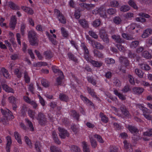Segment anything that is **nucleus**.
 Returning a JSON list of instances; mask_svg holds the SVG:
<instances>
[{
    "instance_id": "nucleus-32",
    "label": "nucleus",
    "mask_w": 152,
    "mask_h": 152,
    "mask_svg": "<svg viewBox=\"0 0 152 152\" xmlns=\"http://www.w3.org/2000/svg\"><path fill=\"white\" fill-rule=\"evenodd\" d=\"M60 99L63 101L67 102L69 100L68 97L64 94H60L59 95Z\"/></svg>"
},
{
    "instance_id": "nucleus-7",
    "label": "nucleus",
    "mask_w": 152,
    "mask_h": 152,
    "mask_svg": "<svg viewBox=\"0 0 152 152\" xmlns=\"http://www.w3.org/2000/svg\"><path fill=\"white\" fill-rule=\"evenodd\" d=\"M92 13L95 14L99 13L101 17H103L104 18H106L107 17L105 12V10L102 7H100L98 9H96L94 10L93 11Z\"/></svg>"
},
{
    "instance_id": "nucleus-28",
    "label": "nucleus",
    "mask_w": 152,
    "mask_h": 152,
    "mask_svg": "<svg viewBox=\"0 0 152 152\" xmlns=\"http://www.w3.org/2000/svg\"><path fill=\"white\" fill-rule=\"evenodd\" d=\"M25 121L27 125L28 126L30 130L31 131H34V128L32 122L28 118H26Z\"/></svg>"
},
{
    "instance_id": "nucleus-31",
    "label": "nucleus",
    "mask_w": 152,
    "mask_h": 152,
    "mask_svg": "<svg viewBox=\"0 0 152 152\" xmlns=\"http://www.w3.org/2000/svg\"><path fill=\"white\" fill-rule=\"evenodd\" d=\"M79 23L83 28H87L88 27V24L87 21L84 19H82L79 20Z\"/></svg>"
},
{
    "instance_id": "nucleus-47",
    "label": "nucleus",
    "mask_w": 152,
    "mask_h": 152,
    "mask_svg": "<svg viewBox=\"0 0 152 152\" xmlns=\"http://www.w3.org/2000/svg\"><path fill=\"white\" fill-rule=\"evenodd\" d=\"M10 118L3 117L2 118H0V122H2L3 125H6L8 124V119Z\"/></svg>"
},
{
    "instance_id": "nucleus-38",
    "label": "nucleus",
    "mask_w": 152,
    "mask_h": 152,
    "mask_svg": "<svg viewBox=\"0 0 152 152\" xmlns=\"http://www.w3.org/2000/svg\"><path fill=\"white\" fill-rule=\"evenodd\" d=\"M14 134L15 139L17 140L19 144H21L22 141L21 140V136L19 133L17 132H14Z\"/></svg>"
},
{
    "instance_id": "nucleus-49",
    "label": "nucleus",
    "mask_w": 152,
    "mask_h": 152,
    "mask_svg": "<svg viewBox=\"0 0 152 152\" xmlns=\"http://www.w3.org/2000/svg\"><path fill=\"white\" fill-rule=\"evenodd\" d=\"M142 55L143 57L147 59H150L151 57V55L148 51H144L142 54Z\"/></svg>"
},
{
    "instance_id": "nucleus-53",
    "label": "nucleus",
    "mask_w": 152,
    "mask_h": 152,
    "mask_svg": "<svg viewBox=\"0 0 152 152\" xmlns=\"http://www.w3.org/2000/svg\"><path fill=\"white\" fill-rule=\"evenodd\" d=\"M46 35L48 36L49 39L53 44L54 45L56 44V41L53 38L52 35L50 34L47 32H46Z\"/></svg>"
},
{
    "instance_id": "nucleus-22",
    "label": "nucleus",
    "mask_w": 152,
    "mask_h": 152,
    "mask_svg": "<svg viewBox=\"0 0 152 152\" xmlns=\"http://www.w3.org/2000/svg\"><path fill=\"white\" fill-rule=\"evenodd\" d=\"M120 109L123 115L126 116H128L129 113L125 106L123 105H122L120 108Z\"/></svg>"
},
{
    "instance_id": "nucleus-33",
    "label": "nucleus",
    "mask_w": 152,
    "mask_h": 152,
    "mask_svg": "<svg viewBox=\"0 0 152 152\" xmlns=\"http://www.w3.org/2000/svg\"><path fill=\"white\" fill-rule=\"evenodd\" d=\"M8 4L10 7L13 10H18L20 8L18 6L12 1L9 2Z\"/></svg>"
},
{
    "instance_id": "nucleus-20",
    "label": "nucleus",
    "mask_w": 152,
    "mask_h": 152,
    "mask_svg": "<svg viewBox=\"0 0 152 152\" xmlns=\"http://www.w3.org/2000/svg\"><path fill=\"white\" fill-rule=\"evenodd\" d=\"M80 6L83 8H86L90 10L92 8L95 7L94 4H88L84 3H81L79 4Z\"/></svg>"
},
{
    "instance_id": "nucleus-34",
    "label": "nucleus",
    "mask_w": 152,
    "mask_h": 152,
    "mask_svg": "<svg viewBox=\"0 0 152 152\" xmlns=\"http://www.w3.org/2000/svg\"><path fill=\"white\" fill-rule=\"evenodd\" d=\"M23 77L25 82L27 83H29L30 80V78L28 76V72L26 71L24 72Z\"/></svg>"
},
{
    "instance_id": "nucleus-59",
    "label": "nucleus",
    "mask_w": 152,
    "mask_h": 152,
    "mask_svg": "<svg viewBox=\"0 0 152 152\" xmlns=\"http://www.w3.org/2000/svg\"><path fill=\"white\" fill-rule=\"evenodd\" d=\"M61 30L63 36L65 37H67L69 35L67 31L63 27H61Z\"/></svg>"
},
{
    "instance_id": "nucleus-10",
    "label": "nucleus",
    "mask_w": 152,
    "mask_h": 152,
    "mask_svg": "<svg viewBox=\"0 0 152 152\" xmlns=\"http://www.w3.org/2000/svg\"><path fill=\"white\" fill-rule=\"evenodd\" d=\"M92 46H95V47L97 49L102 50L104 48V46L99 42L94 40H90Z\"/></svg>"
},
{
    "instance_id": "nucleus-27",
    "label": "nucleus",
    "mask_w": 152,
    "mask_h": 152,
    "mask_svg": "<svg viewBox=\"0 0 152 152\" xmlns=\"http://www.w3.org/2000/svg\"><path fill=\"white\" fill-rule=\"evenodd\" d=\"M140 68L146 71L149 70L150 69V66L146 63H143L139 64H138Z\"/></svg>"
},
{
    "instance_id": "nucleus-4",
    "label": "nucleus",
    "mask_w": 152,
    "mask_h": 152,
    "mask_svg": "<svg viewBox=\"0 0 152 152\" xmlns=\"http://www.w3.org/2000/svg\"><path fill=\"white\" fill-rule=\"evenodd\" d=\"M36 118L38 120L39 123L41 125H45L47 123L45 115L42 113H38Z\"/></svg>"
},
{
    "instance_id": "nucleus-61",
    "label": "nucleus",
    "mask_w": 152,
    "mask_h": 152,
    "mask_svg": "<svg viewBox=\"0 0 152 152\" xmlns=\"http://www.w3.org/2000/svg\"><path fill=\"white\" fill-rule=\"evenodd\" d=\"M145 136L150 137L152 136V129H149L148 131L143 133Z\"/></svg>"
},
{
    "instance_id": "nucleus-19",
    "label": "nucleus",
    "mask_w": 152,
    "mask_h": 152,
    "mask_svg": "<svg viewBox=\"0 0 152 152\" xmlns=\"http://www.w3.org/2000/svg\"><path fill=\"white\" fill-rule=\"evenodd\" d=\"M124 147L126 151L128 152H132L133 151L132 148V145L129 143H128L126 141L124 142Z\"/></svg>"
},
{
    "instance_id": "nucleus-63",
    "label": "nucleus",
    "mask_w": 152,
    "mask_h": 152,
    "mask_svg": "<svg viewBox=\"0 0 152 152\" xmlns=\"http://www.w3.org/2000/svg\"><path fill=\"white\" fill-rule=\"evenodd\" d=\"M107 12L109 15H113L116 12V11L114 9L110 8L107 10Z\"/></svg>"
},
{
    "instance_id": "nucleus-5",
    "label": "nucleus",
    "mask_w": 152,
    "mask_h": 152,
    "mask_svg": "<svg viewBox=\"0 0 152 152\" xmlns=\"http://www.w3.org/2000/svg\"><path fill=\"white\" fill-rule=\"evenodd\" d=\"M99 35L100 38L104 42L107 43H109V39L108 35L104 28H102L100 29L99 31Z\"/></svg>"
},
{
    "instance_id": "nucleus-57",
    "label": "nucleus",
    "mask_w": 152,
    "mask_h": 152,
    "mask_svg": "<svg viewBox=\"0 0 152 152\" xmlns=\"http://www.w3.org/2000/svg\"><path fill=\"white\" fill-rule=\"evenodd\" d=\"M110 4L111 6L113 7H118L119 5V3L118 1L115 0L111 1Z\"/></svg>"
},
{
    "instance_id": "nucleus-44",
    "label": "nucleus",
    "mask_w": 152,
    "mask_h": 152,
    "mask_svg": "<svg viewBox=\"0 0 152 152\" xmlns=\"http://www.w3.org/2000/svg\"><path fill=\"white\" fill-rule=\"evenodd\" d=\"M105 62L107 64H113L115 63L114 60L112 58H106L104 59Z\"/></svg>"
},
{
    "instance_id": "nucleus-42",
    "label": "nucleus",
    "mask_w": 152,
    "mask_h": 152,
    "mask_svg": "<svg viewBox=\"0 0 152 152\" xmlns=\"http://www.w3.org/2000/svg\"><path fill=\"white\" fill-rule=\"evenodd\" d=\"M80 98L82 100H83L84 102H85L86 104H88L90 105H92V104H93L86 97H85L83 95H81Z\"/></svg>"
},
{
    "instance_id": "nucleus-9",
    "label": "nucleus",
    "mask_w": 152,
    "mask_h": 152,
    "mask_svg": "<svg viewBox=\"0 0 152 152\" xmlns=\"http://www.w3.org/2000/svg\"><path fill=\"white\" fill-rule=\"evenodd\" d=\"M55 12L57 15V17L59 20L62 23H66V20L65 18L60 12L58 10H55Z\"/></svg>"
},
{
    "instance_id": "nucleus-60",
    "label": "nucleus",
    "mask_w": 152,
    "mask_h": 152,
    "mask_svg": "<svg viewBox=\"0 0 152 152\" xmlns=\"http://www.w3.org/2000/svg\"><path fill=\"white\" fill-rule=\"evenodd\" d=\"M88 33L92 37L95 39H97L98 38V36L96 33L93 31H89Z\"/></svg>"
},
{
    "instance_id": "nucleus-26",
    "label": "nucleus",
    "mask_w": 152,
    "mask_h": 152,
    "mask_svg": "<svg viewBox=\"0 0 152 152\" xmlns=\"http://www.w3.org/2000/svg\"><path fill=\"white\" fill-rule=\"evenodd\" d=\"M43 55L46 59H48L51 58L53 56L52 53L49 50L45 51Z\"/></svg>"
},
{
    "instance_id": "nucleus-35",
    "label": "nucleus",
    "mask_w": 152,
    "mask_h": 152,
    "mask_svg": "<svg viewBox=\"0 0 152 152\" xmlns=\"http://www.w3.org/2000/svg\"><path fill=\"white\" fill-rule=\"evenodd\" d=\"M67 56L68 58L71 60L75 62L77 61V58L71 52L68 53L67 54Z\"/></svg>"
},
{
    "instance_id": "nucleus-13",
    "label": "nucleus",
    "mask_w": 152,
    "mask_h": 152,
    "mask_svg": "<svg viewBox=\"0 0 152 152\" xmlns=\"http://www.w3.org/2000/svg\"><path fill=\"white\" fill-rule=\"evenodd\" d=\"M7 143L6 147V149L7 152H10V146L12 144V140L10 137L7 136L6 137Z\"/></svg>"
},
{
    "instance_id": "nucleus-37",
    "label": "nucleus",
    "mask_w": 152,
    "mask_h": 152,
    "mask_svg": "<svg viewBox=\"0 0 152 152\" xmlns=\"http://www.w3.org/2000/svg\"><path fill=\"white\" fill-rule=\"evenodd\" d=\"M50 152H62L59 148L54 145H53L50 147Z\"/></svg>"
},
{
    "instance_id": "nucleus-62",
    "label": "nucleus",
    "mask_w": 152,
    "mask_h": 152,
    "mask_svg": "<svg viewBox=\"0 0 152 152\" xmlns=\"http://www.w3.org/2000/svg\"><path fill=\"white\" fill-rule=\"evenodd\" d=\"M100 20L99 19H97L93 22V26L95 27H97L100 25Z\"/></svg>"
},
{
    "instance_id": "nucleus-46",
    "label": "nucleus",
    "mask_w": 152,
    "mask_h": 152,
    "mask_svg": "<svg viewBox=\"0 0 152 152\" xmlns=\"http://www.w3.org/2000/svg\"><path fill=\"white\" fill-rule=\"evenodd\" d=\"M52 68L53 71L54 73L58 74L59 76H61V75H63L62 72L59 69H58L55 66H52Z\"/></svg>"
},
{
    "instance_id": "nucleus-55",
    "label": "nucleus",
    "mask_w": 152,
    "mask_h": 152,
    "mask_svg": "<svg viewBox=\"0 0 152 152\" xmlns=\"http://www.w3.org/2000/svg\"><path fill=\"white\" fill-rule=\"evenodd\" d=\"M114 22L116 24H120L122 22L121 18L119 17H116L113 20Z\"/></svg>"
},
{
    "instance_id": "nucleus-25",
    "label": "nucleus",
    "mask_w": 152,
    "mask_h": 152,
    "mask_svg": "<svg viewBox=\"0 0 152 152\" xmlns=\"http://www.w3.org/2000/svg\"><path fill=\"white\" fill-rule=\"evenodd\" d=\"M89 63H91L94 66L98 67H101L102 64V63L101 62L93 60V59L91 60Z\"/></svg>"
},
{
    "instance_id": "nucleus-40",
    "label": "nucleus",
    "mask_w": 152,
    "mask_h": 152,
    "mask_svg": "<svg viewBox=\"0 0 152 152\" xmlns=\"http://www.w3.org/2000/svg\"><path fill=\"white\" fill-rule=\"evenodd\" d=\"M93 52L94 56L99 58H102L103 57V54L99 51L96 50H94Z\"/></svg>"
},
{
    "instance_id": "nucleus-30",
    "label": "nucleus",
    "mask_w": 152,
    "mask_h": 152,
    "mask_svg": "<svg viewBox=\"0 0 152 152\" xmlns=\"http://www.w3.org/2000/svg\"><path fill=\"white\" fill-rule=\"evenodd\" d=\"M22 10L26 12L30 15H32L34 13L33 10L30 8L27 7H22Z\"/></svg>"
},
{
    "instance_id": "nucleus-15",
    "label": "nucleus",
    "mask_w": 152,
    "mask_h": 152,
    "mask_svg": "<svg viewBox=\"0 0 152 152\" xmlns=\"http://www.w3.org/2000/svg\"><path fill=\"white\" fill-rule=\"evenodd\" d=\"M127 128L134 135L136 134L139 132L138 129L135 126L132 125H129L128 126Z\"/></svg>"
},
{
    "instance_id": "nucleus-51",
    "label": "nucleus",
    "mask_w": 152,
    "mask_h": 152,
    "mask_svg": "<svg viewBox=\"0 0 152 152\" xmlns=\"http://www.w3.org/2000/svg\"><path fill=\"white\" fill-rule=\"evenodd\" d=\"M28 113L29 116L32 119H34L35 115V112L33 110H28Z\"/></svg>"
},
{
    "instance_id": "nucleus-45",
    "label": "nucleus",
    "mask_w": 152,
    "mask_h": 152,
    "mask_svg": "<svg viewBox=\"0 0 152 152\" xmlns=\"http://www.w3.org/2000/svg\"><path fill=\"white\" fill-rule=\"evenodd\" d=\"M35 148L38 152H41V149L42 148V145L39 142L37 141L35 144Z\"/></svg>"
},
{
    "instance_id": "nucleus-11",
    "label": "nucleus",
    "mask_w": 152,
    "mask_h": 152,
    "mask_svg": "<svg viewBox=\"0 0 152 152\" xmlns=\"http://www.w3.org/2000/svg\"><path fill=\"white\" fill-rule=\"evenodd\" d=\"M17 23V19L15 16L12 15L11 18L10 23V28L14 29Z\"/></svg>"
},
{
    "instance_id": "nucleus-24",
    "label": "nucleus",
    "mask_w": 152,
    "mask_h": 152,
    "mask_svg": "<svg viewBox=\"0 0 152 152\" xmlns=\"http://www.w3.org/2000/svg\"><path fill=\"white\" fill-rule=\"evenodd\" d=\"M14 73L18 78H20L22 76L23 72L20 68H15L14 71Z\"/></svg>"
},
{
    "instance_id": "nucleus-8",
    "label": "nucleus",
    "mask_w": 152,
    "mask_h": 152,
    "mask_svg": "<svg viewBox=\"0 0 152 152\" xmlns=\"http://www.w3.org/2000/svg\"><path fill=\"white\" fill-rule=\"evenodd\" d=\"M1 110L4 117L10 118L13 119L14 117L11 112L8 109H1Z\"/></svg>"
},
{
    "instance_id": "nucleus-14",
    "label": "nucleus",
    "mask_w": 152,
    "mask_h": 152,
    "mask_svg": "<svg viewBox=\"0 0 152 152\" xmlns=\"http://www.w3.org/2000/svg\"><path fill=\"white\" fill-rule=\"evenodd\" d=\"M1 86L3 89L6 92L8 93H14V91L11 88L9 87L7 85L1 82Z\"/></svg>"
},
{
    "instance_id": "nucleus-21",
    "label": "nucleus",
    "mask_w": 152,
    "mask_h": 152,
    "mask_svg": "<svg viewBox=\"0 0 152 152\" xmlns=\"http://www.w3.org/2000/svg\"><path fill=\"white\" fill-rule=\"evenodd\" d=\"M117 43H122L124 42V40L121 38L120 36L117 35H114L111 37Z\"/></svg>"
},
{
    "instance_id": "nucleus-23",
    "label": "nucleus",
    "mask_w": 152,
    "mask_h": 152,
    "mask_svg": "<svg viewBox=\"0 0 152 152\" xmlns=\"http://www.w3.org/2000/svg\"><path fill=\"white\" fill-rule=\"evenodd\" d=\"M152 33V30L150 28L146 29L142 35L143 38H145L149 36Z\"/></svg>"
},
{
    "instance_id": "nucleus-12",
    "label": "nucleus",
    "mask_w": 152,
    "mask_h": 152,
    "mask_svg": "<svg viewBox=\"0 0 152 152\" xmlns=\"http://www.w3.org/2000/svg\"><path fill=\"white\" fill-rule=\"evenodd\" d=\"M119 61L122 65L126 67L129 66V61L126 57L122 56H121L119 58Z\"/></svg>"
},
{
    "instance_id": "nucleus-41",
    "label": "nucleus",
    "mask_w": 152,
    "mask_h": 152,
    "mask_svg": "<svg viewBox=\"0 0 152 152\" xmlns=\"http://www.w3.org/2000/svg\"><path fill=\"white\" fill-rule=\"evenodd\" d=\"M70 150L72 152H80V148L77 146L72 145L70 147Z\"/></svg>"
},
{
    "instance_id": "nucleus-3",
    "label": "nucleus",
    "mask_w": 152,
    "mask_h": 152,
    "mask_svg": "<svg viewBox=\"0 0 152 152\" xmlns=\"http://www.w3.org/2000/svg\"><path fill=\"white\" fill-rule=\"evenodd\" d=\"M137 107L142 111L143 115L148 120L151 119V116L150 115L151 113L148 109L140 104H137Z\"/></svg>"
},
{
    "instance_id": "nucleus-2",
    "label": "nucleus",
    "mask_w": 152,
    "mask_h": 152,
    "mask_svg": "<svg viewBox=\"0 0 152 152\" xmlns=\"http://www.w3.org/2000/svg\"><path fill=\"white\" fill-rule=\"evenodd\" d=\"M81 47L83 50L84 58L89 63L92 59V58L90 54L88 48L85 44L83 43H81Z\"/></svg>"
},
{
    "instance_id": "nucleus-43",
    "label": "nucleus",
    "mask_w": 152,
    "mask_h": 152,
    "mask_svg": "<svg viewBox=\"0 0 152 152\" xmlns=\"http://www.w3.org/2000/svg\"><path fill=\"white\" fill-rule=\"evenodd\" d=\"M135 72L136 74L140 78H142L143 77L144 73L141 70L138 69H136L135 70Z\"/></svg>"
},
{
    "instance_id": "nucleus-36",
    "label": "nucleus",
    "mask_w": 152,
    "mask_h": 152,
    "mask_svg": "<svg viewBox=\"0 0 152 152\" xmlns=\"http://www.w3.org/2000/svg\"><path fill=\"white\" fill-rule=\"evenodd\" d=\"M8 100L10 103L15 104L16 103L18 99L13 96H11L8 97Z\"/></svg>"
},
{
    "instance_id": "nucleus-56",
    "label": "nucleus",
    "mask_w": 152,
    "mask_h": 152,
    "mask_svg": "<svg viewBox=\"0 0 152 152\" xmlns=\"http://www.w3.org/2000/svg\"><path fill=\"white\" fill-rule=\"evenodd\" d=\"M139 42L138 41H134L132 42L130 45V47L132 48H134L138 45Z\"/></svg>"
},
{
    "instance_id": "nucleus-48",
    "label": "nucleus",
    "mask_w": 152,
    "mask_h": 152,
    "mask_svg": "<svg viewBox=\"0 0 152 152\" xmlns=\"http://www.w3.org/2000/svg\"><path fill=\"white\" fill-rule=\"evenodd\" d=\"M41 83L42 85L45 87H47L49 86V83L45 79H43L41 81Z\"/></svg>"
},
{
    "instance_id": "nucleus-17",
    "label": "nucleus",
    "mask_w": 152,
    "mask_h": 152,
    "mask_svg": "<svg viewBox=\"0 0 152 152\" xmlns=\"http://www.w3.org/2000/svg\"><path fill=\"white\" fill-rule=\"evenodd\" d=\"M52 135L55 142L58 144H60L61 142L59 140L57 134L55 131H53L52 132Z\"/></svg>"
},
{
    "instance_id": "nucleus-1",
    "label": "nucleus",
    "mask_w": 152,
    "mask_h": 152,
    "mask_svg": "<svg viewBox=\"0 0 152 152\" xmlns=\"http://www.w3.org/2000/svg\"><path fill=\"white\" fill-rule=\"evenodd\" d=\"M28 37L30 44L33 46H37L39 40L37 33L33 30H31L28 32Z\"/></svg>"
},
{
    "instance_id": "nucleus-64",
    "label": "nucleus",
    "mask_w": 152,
    "mask_h": 152,
    "mask_svg": "<svg viewBox=\"0 0 152 152\" xmlns=\"http://www.w3.org/2000/svg\"><path fill=\"white\" fill-rule=\"evenodd\" d=\"M128 4L133 8L135 9L137 8V7L136 6L135 3L133 0H130L128 2Z\"/></svg>"
},
{
    "instance_id": "nucleus-18",
    "label": "nucleus",
    "mask_w": 152,
    "mask_h": 152,
    "mask_svg": "<svg viewBox=\"0 0 152 152\" xmlns=\"http://www.w3.org/2000/svg\"><path fill=\"white\" fill-rule=\"evenodd\" d=\"M87 90L88 93L92 96L93 98H96L98 101L100 100L99 98L97 96L96 93L95 92L94 90L93 89H91L89 87H87Z\"/></svg>"
},
{
    "instance_id": "nucleus-6",
    "label": "nucleus",
    "mask_w": 152,
    "mask_h": 152,
    "mask_svg": "<svg viewBox=\"0 0 152 152\" xmlns=\"http://www.w3.org/2000/svg\"><path fill=\"white\" fill-rule=\"evenodd\" d=\"M59 131V135L60 137L62 139H65L66 137H69V134L66 130L62 127H59L58 128Z\"/></svg>"
},
{
    "instance_id": "nucleus-50",
    "label": "nucleus",
    "mask_w": 152,
    "mask_h": 152,
    "mask_svg": "<svg viewBox=\"0 0 152 152\" xmlns=\"http://www.w3.org/2000/svg\"><path fill=\"white\" fill-rule=\"evenodd\" d=\"M83 147L84 152H90L89 148L86 142H83Z\"/></svg>"
},
{
    "instance_id": "nucleus-29",
    "label": "nucleus",
    "mask_w": 152,
    "mask_h": 152,
    "mask_svg": "<svg viewBox=\"0 0 152 152\" xmlns=\"http://www.w3.org/2000/svg\"><path fill=\"white\" fill-rule=\"evenodd\" d=\"M1 71L3 76L6 78H8L9 77L10 75L8 71L4 67L1 69Z\"/></svg>"
},
{
    "instance_id": "nucleus-52",
    "label": "nucleus",
    "mask_w": 152,
    "mask_h": 152,
    "mask_svg": "<svg viewBox=\"0 0 152 152\" xmlns=\"http://www.w3.org/2000/svg\"><path fill=\"white\" fill-rule=\"evenodd\" d=\"M59 77L56 79V82L58 85H60L61 84L62 81L64 78V76L63 75H61V76L59 75Z\"/></svg>"
},
{
    "instance_id": "nucleus-16",
    "label": "nucleus",
    "mask_w": 152,
    "mask_h": 152,
    "mask_svg": "<svg viewBox=\"0 0 152 152\" xmlns=\"http://www.w3.org/2000/svg\"><path fill=\"white\" fill-rule=\"evenodd\" d=\"M134 92L137 94H140L144 91V89L142 87H135L132 89Z\"/></svg>"
},
{
    "instance_id": "nucleus-58",
    "label": "nucleus",
    "mask_w": 152,
    "mask_h": 152,
    "mask_svg": "<svg viewBox=\"0 0 152 152\" xmlns=\"http://www.w3.org/2000/svg\"><path fill=\"white\" fill-rule=\"evenodd\" d=\"M130 7L128 5H124L121 6L120 8L121 11L123 12H126L129 10Z\"/></svg>"
},
{
    "instance_id": "nucleus-39",
    "label": "nucleus",
    "mask_w": 152,
    "mask_h": 152,
    "mask_svg": "<svg viewBox=\"0 0 152 152\" xmlns=\"http://www.w3.org/2000/svg\"><path fill=\"white\" fill-rule=\"evenodd\" d=\"M92 135H90L89 138L91 145L93 148H95L97 146V144L96 141L93 139Z\"/></svg>"
},
{
    "instance_id": "nucleus-54",
    "label": "nucleus",
    "mask_w": 152,
    "mask_h": 152,
    "mask_svg": "<svg viewBox=\"0 0 152 152\" xmlns=\"http://www.w3.org/2000/svg\"><path fill=\"white\" fill-rule=\"evenodd\" d=\"M71 111L72 113V114L73 116L77 120H78L80 116L79 113H77V112L75 110H72Z\"/></svg>"
}]
</instances>
